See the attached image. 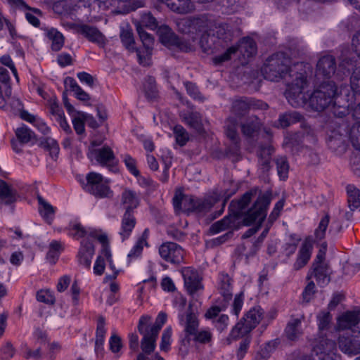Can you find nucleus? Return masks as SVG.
<instances>
[{"label": "nucleus", "instance_id": "obj_35", "mask_svg": "<svg viewBox=\"0 0 360 360\" xmlns=\"http://www.w3.org/2000/svg\"><path fill=\"white\" fill-rule=\"evenodd\" d=\"M314 276L320 286H324L329 281V272L328 266L322 262L319 261L314 264Z\"/></svg>", "mask_w": 360, "mask_h": 360}, {"label": "nucleus", "instance_id": "obj_2", "mask_svg": "<svg viewBox=\"0 0 360 360\" xmlns=\"http://www.w3.org/2000/svg\"><path fill=\"white\" fill-rule=\"evenodd\" d=\"M212 21L207 16L201 15L181 20L178 22V27L183 33L196 35L202 34L200 40V46L205 52H208L214 49L207 40Z\"/></svg>", "mask_w": 360, "mask_h": 360}, {"label": "nucleus", "instance_id": "obj_45", "mask_svg": "<svg viewBox=\"0 0 360 360\" xmlns=\"http://www.w3.org/2000/svg\"><path fill=\"white\" fill-rule=\"evenodd\" d=\"M101 254L105 258L108 263L109 267L113 271L112 275H107L105 277V280H115L117 278L119 271L116 269L115 266L113 263L112 254L109 246L104 245L103 248H102Z\"/></svg>", "mask_w": 360, "mask_h": 360}, {"label": "nucleus", "instance_id": "obj_9", "mask_svg": "<svg viewBox=\"0 0 360 360\" xmlns=\"http://www.w3.org/2000/svg\"><path fill=\"white\" fill-rule=\"evenodd\" d=\"M86 184L84 189L98 198H111L113 191L110 186V181L101 174L91 172L86 176Z\"/></svg>", "mask_w": 360, "mask_h": 360}, {"label": "nucleus", "instance_id": "obj_13", "mask_svg": "<svg viewBox=\"0 0 360 360\" xmlns=\"http://www.w3.org/2000/svg\"><path fill=\"white\" fill-rule=\"evenodd\" d=\"M313 354L319 360H340L335 342L323 337L314 345Z\"/></svg>", "mask_w": 360, "mask_h": 360}, {"label": "nucleus", "instance_id": "obj_62", "mask_svg": "<svg viewBox=\"0 0 360 360\" xmlns=\"http://www.w3.org/2000/svg\"><path fill=\"white\" fill-rule=\"evenodd\" d=\"M350 82L352 91L356 94H360V67L356 68L354 70Z\"/></svg>", "mask_w": 360, "mask_h": 360}, {"label": "nucleus", "instance_id": "obj_58", "mask_svg": "<svg viewBox=\"0 0 360 360\" xmlns=\"http://www.w3.org/2000/svg\"><path fill=\"white\" fill-rule=\"evenodd\" d=\"M7 2L14 8L22 11L30 10L32 11L34 13L41 15V12L38 8L30 7L23 0H6Z\"/></svg>", "mask_w": 360, "mask_h": 360}, {"label": "nucleus", "instance_id": "obj_51", "mask_svg": "<svg viewBox=\"0 0 360 360\" xmlns=\"http://www.w3.org/2000/svg\"><path fill=\"white\" fill-rule=\"evenodd\" d=\"M38 200L40 205L39 211L41 216L45 218L49 223H50L52 220L54 212L53 207L46 202L41 197H39Z\"/></svg>", "mask_w": 360, "mask_h": 360}, {"label": "nucleus", "instance_id": "obj_44", "mask_svg": "<svg viewBox=\"0 0 360 360\" xmlns=\"http://www.w3.org/2000/svg\"><path fill=\"white\" fill-rule=\"evenodd\" d=\"M63 250V247L60 241H51L49 245V252L47 253V259L50 261V262L53 264L56 263Z\"/></svg>", "mask_w": 360, "mask_h": 360}, {"label": "nucleus", "instance_id": "obj_42", "mask_svg": "<svg viewBox=\"0 0 360 360\" xmlns=\"http://www.w3.org/2000/svg\"><path fill=\"white\" fill-rule=\"evenodd\" d=\"M183 120L186 124L196 131H202V123L199 114H184Z\"/></svg>", "mask_w": 360, "mask_h": 360}, {"label": "nucleus", "instance_id": "obj_25", "mask_svg": "<svg viewBox=\"0 0 360 360\" xmlns=\"http://www.w3.org/2000/svg\"><path fill=\"white\" fill-rule=\"evenodd\" d=\"M136 224L134 213L124 212L121 217L120 227L118 234L122 241L129 238Z\"/></svg>", "mask_w": 360, "mask_h": 360}, {"label": "nucleus", "instance_id": "obj_19", "mask_svg": "<svg viewBox=\"0 0 360 360\" xmlns=\"http://www.w3.org/2000/svg\"><path fill=\"white\" fill-rule=\"evenodd\" d=\"M136 30L139 33V37L143 43V46L146 48L147 56V58H143L141 50H137L136 53L139 62L142 65H148L150 64V59L152 55L154 38L151 34L146 32L141 25H136Z\"/></svg>", "mask_w": 360, "mask_h": 360}, {"label": "nucleus", "instance_id": "obj_23", "mask_svg": "<svg viewBox=\"0 0 360 360\" xmlns=\"http://www.w3.org/2000/svg\"><path fill=\"white\" fill-rule=\"evenodd\" d=\"M340 350L349 355L360 354L359 335H341L338 340Z\"/></svg>", "mask_w": 360, "mask_h": 360}, {"label": "nucleus", "instance_id": "obj_32", "mask_svg": "<svg viewBox=\"0 0 360 360\" xmlns=\"http://www.w3.org/2000/svg\"><path fill=\"white\" fill-rule=\"evenodd\" d=\"M105 323L103 317H100L97 321V327L96 331L95 352L97 356H103V343L106 333Z\"/></svg>", "mask_w": 360, "mask_h": 360}, {"label": "nucleus", "instance_id": "obj_38", "mask_svg": "<svg viewBox=\"0 0 360 360\" xmlns=\"http://www.w3.org/2000/svg\"><path fill=\"white\" fill-rule=\"evenodd\" d=\"M46 37L51 41V49L54 51H60L64 45V37L55 28L47 30Z\"/></svg>", "mask_w": 360, "mask_h": 360}, {"label": "nucleus", "instance_id": "obj_59", "mask_svg": "<svg viewBox=\"0 0 360 360\" xmlns=\"http://www.w3.org/2000/svg\"><path fill=\"white\" fill-rule=\"evenodd\" d=\"M244 302V293L243 292H240L238 294L235 295L233 304L231 305V313L236 316L239 315L242 307L243 306Z\"/></svg>", "mask_w": 360, "mask_h": 360}, {"label": "nucleus", "instance_id": "obj_26", "mask_svg": "<svg viewBox=\"0 0 360 360\" xmlns=\"http://www.w3.org/2000/svg\"><path fill=\"white\" fill-rule=\"evenodd\" d=\"M78 33L85 37L89 41L100 46L105 45L106 39L105 36L94 26L79 25L77 27Z\"/></svg>", "mask_w": 360, "mask_h": 360}, {"label": "nucleus", "instance_id": "obj_37", "mask_svg": "<svg viewBox=\"0 0 360 360\" xmlns=\"http://www.w3.org/2000/svg\"><path fill=\"white\" fill-rule=\"evenodd\" d=\"M158 33L161 43L169 49H173L177 37L172 30L168 26H161Z\"/></svg>", "mask_w": 360, "mask_h": 360}, {"label": "nucleus", "instance_id": "obj_63", "mask_svg": "<svg viewBox=\"0 0 360 360\" xmlns=\"http://www.w3.org/2000/svg\"><path fill=\"white\" fill-rule=\"evenodd\" d=\"M185 87L186 89L187 93L194 99L198 100L200 101H203L204 98L199 92L198 87L196 85L192 82H186L184 83Z\"/></svg>", "mask_w": 360, "mask_h": 360}, {"label": "nucleus", "instance_id": "obj_10", "mask_svg": "<svg viewBox=\"0 0 360 360\" xmlns=\"http://www.w3.org/2000/svg\"><path fill=\"white\" fill-rule=\"evenodd\" d=\"M238 50L240 51L245 58H249L256 54L257 45L252 38L244 37L240 40L238 47H229L223 54L215 56L213 58V62L218 65L227 61L231 59V55L234 54Z\"/></svg>", "mask_w": 360, "mask_h": 360}, {"label": "nucleus", "instance_id": "obj_43", "mask_svg": "<svg viewBox=\"0 0 360 360\" xmlns=\"http://www.w3.org/2000/svg\"><path fill=\"white\" fill-rule=\"evenodd\" d=\"M233 225L234 221L233 220V217L227 216L214 223L210 227V232L212 234H216L227 229L231 228Z\"/></svg>", "mask_w": 360, "mask_h": 360}, {"label": "nucleus", "instance_id": "obj_31", "mask_svg": "<svg viewBox=\"0 0 360 360\" xmlns=\"http://www.w3.org/2000/svg\"><path fill=\"white\" fill-rule=\"evenodd\" d=\"M232 279L227 274L221 273L219 274L218 290L226 302L232 297Z\"/></svg>", "mask_w": 360, "mask_h": 360}, {"label": "nucleus", "instance_id": "obj_27", "mask_svg": "<svg viewBox=\"0 0 360 360\" xmlns=\"http://www.w3.org/2000/svg\"><path fill=\"white\" fill-rule=\"evenodd\" d=\"M68 235L75 240L84 238L83 240H90V236H96V230L91 228H86L79 222H72L68 229Z\"/></svg>", "mask_w": 360, "mask_h": 360}, {"label": "nucleus", "instance_id": "obj_54", "mask_svg": "<svg viewBox=\"0 0 360 360\" xmlns=\"http://www.w3.org/2000/svg\"><path fill=\"white\" fill-rule=\"evenodd\" d=\"M276 165L278 176L281 179L285 180L288 178L289 171V165L286 158H278L276 159Z\"/></svg>", "mask_w": 360, "mask_h": 360}, {"label": "nucleus", "instance_id": "obj_29", "mask_svg": "<svg viewBox=\"0 0 360 360\" xmlns=\"http://www.w3.org/2000/svg\"><path fill=\"white\" fill-rule=\"evenodd\" d=\"M150 236V231L148 228L145 229L141 236L137 240L135 245L129 251L127 257L129 262H131L140 257L144 247H148V240Z\"/></svg>", "mask_w": 360, "mask_h": 360}, {"label": "nucleus", "instance_id": "obj_57", "mask_svg": "<svg viewBox=\"0 0 360 360\" xmlns=\"http://www.w3.org/2000/svg\"><path fill=\"white\" fill-rule=\"evenodd\" d=\"M172 334V330L171 327H168L165 329L162 333L160 342V349L162 351L167 352L170 348L171 338Z\"/></svg>", "mask_w": 360, "mask_h": 360}, {"label": "nucleus", "instance_id": "obj_50", "mask_svg": "<svg viewBox=\"0 0 360 360\" xmlns=\"http://www.w3.org/2000/svg\"><path fill=\"white\" fill-rule=\"evenodd\" d=\"M106 118V114H96V117L91 114L84 116L85 124L92 129L98 127Z\"/></svg>", "mask_w": 360, "mask_h": 360}, {"label": "nucleus", "instance_id": "obj_5", "mask_svg": "<svg viewBox=\"0 0 360 360\" xmlns=\"http://www.w3.org/2000/svg\"><path fill=\"white\" fill-rule=\"evenodd\" d=\"M337 95V87L333 81H323L311 94L309 98L312 110L321 112L333 106V100Z\"/></svg>", "mask_w": 360, "mask_h": 360}, {"label": "nucleus", "instance_id": "obj_22", "mask_svg": "<svg viewBox=\"0 0 360 360\" xmlns=\"http://www.w3.org/2000/svg\"><path fill=\"white\" fill-rule=\"evenodd\" d=\"M211 35L222 42L227 43L232 40L233 31L229 23L213 20L208 37Z\"/></svg>", "mask_w": 360, "mask_h": 360}, {"label": "nucleus", "instance_id": "obj_49", "mask_svg": "<svg viewBox=\"0 0 360 360\" xmlns=\"http://www.w3.org/2000/svg\"><path fill=\"white\" fill-rule=\"evenodd\" d=\"M15 133L17 139L22 143H27L34 136V133L24 124L17 128Z\"/></svg>", "mask_w": 360, "mask_h": 360}, {"label": "nucleus", "instance_id": "obj_48", "mask_svg": "<svg viewBox=\"0 0 360 360\" xmlns=\"http://www.w3.org/2000/svg\"><path fill=\"white\" fill-rule=\"evenodd\" d=\"M143 89L148 99H154L158 96L155 80L153 77H148L143 84Z\"/></svg>", "mask_w": 360, "mask_h": 360}, {"label": "nucleus", "instance_id": "obj_8", "mask_svg": "<svg viewBox=\"0 0 360 360\" xmlns=\"http://www.w3.org/2000/svg\"><path fill=\"white\" fill-rule=\"evenodd\" d=\"M173 205L176 212H202L212 206L207 200L201 201L193 195H185L177 190L173 198Z\"/></svg>", "mask_w": 360, "mask_h": 360}, {"label": "nucleus", "instance_id": "obj_61", "mask_svg": "<svg viewBox=\"0 0 360 360\" xmlns=\"http://www.w3.org/2000/svg\"><path fill=\"white\" fill-rule=\"evenodd\" d=\"M37 300L39 302L52 304L55 302V297L49 290H40L37 292Z\"/></svg>", "mask_w": 360, "mask_h": 360}, {"label": "nucleus", "instance_id": "obj_12", "mask_svg": "<svg viewBox=\"0 0 360 360\" xmlns=\"http://www.w3.org/2000/svg\"><path fill=\"white\" fill-rule=\"evenodd\" d=\"M181 274L186 290L191 296L195 297L202 292L204 289L202 279L197 270L191 266L184 267L181 270Z\"/></svg>", "mask_w": 360, "mask_h": 360}, {"label": "nucleus", "instance_id": "obj_7", "mask_svg": "<svg viewBox=\"0 0 360 360\" xmlns=\"http://www.w3.org/2000/svg\"><path fill=\"white\" fill-rule=\"evenodd\" d=\"M263 316L264 310L259 306L251 308L232 329L231 335L235 339L246 335L260 323Z\"/></svg>", "mask_w": 360, "mask_h": 360}, {"label": "nucleus", "instance_id": "obj_52", "mask_svg": "<svg viewBox=\"0 0 360 360\" xmlns=\"http://www.w3.org/2000/svg\"><path fill=\"white\" fill-rule=\"evenodd\" d=\"M358 120L350 129L349 138L352 143L353 146L360 150V117H358Z\"/></svg>", "mask_w": 360, "mask_h": 360}, {"label": "nucleus", "instance_id": "obj_60", "mask_svg": "<svg viewBox=\"0 0 360 360\" xmlns=\"http://www.w3.org/2000/svg\"><path fill=\"white\" fill-rule=\"evenodd\" d=\"M167 321V314L164 312H160L156 318L155 322L151 325V321L149 323L148 329L155 332V333H158L161 330L162 326Z\"/></svg>", "mask_w": 360, "mask_h": 360}, {"label": "nucleus", "instance_id": "obj_39", "mask_svg": "<svg viewBox=\"0 0 360 360\" xmlns=\"http://www.w3.org/2000/svg\"><path fill=\"white\" fill-rule=\"evenodd\" d=\"M301 241V238L296 233L290 234L288 240L283 245V252L287 257L292 255L297 248V245Z\"/></svg>", "mask_w": 360, "mask_h": 360}, {"label": "nucleus", "instance_id": "obj_30", "mask_svg": "<svg viewBox=\"0 0 360 360\" xmlns=\"http://www.w3.org/2000/svg\"><path fill=\"white\" fill-rule=\"evenodd\" d=\"M256 192L255 191H250L246 192L240 199L238 200H232L229 210L235 215L238 216L243 213V210H245L247 206L250 202L252 198L255 195Z\"/></svg>", "mask_w": 360, "mask_h": 360}, {"label": "nucleus", "instance_id": "obj_15", "mask_svg": "<svg viewBox=\"0 0 360 360\" xmlns=\"http://www.w3.org/2000/svg\"><path fill=\"white\" fill-rule=\"evenodd\" d=\"M160 257L165 262L172 264H181L184 257V249L177 243L165 242L158 248Z\"/></svg>", "mask_w": 360, "mask_h": 360}, {"label": "nucleus", "instance_id": "obj_46", "mask_svg": "<svg viewBox=\"0 0 360 360\" xmlns=\"http://www.w3.org/2000/svg\"><path fill=\"white\" fill-rule=\"evenodd\" d=\"M191 338L197 342L206 344L209 343L212 338V334L210 330L207 328H203L200 330L198 329L195 331V334H192Z\"/></svg>", "mask_w": 360, "mask_h": 360}, {"label": "nucleus", "instance_id": "obj_6", "mask_svg": "<svg viewBox=\"0 0 360 360\" xmlns=\"http://www.w3.org/2000/svg\"><path fill=\"white\" fill-rule=\"evenodd\" d=\"M290 61L281 53H276L270 56L262 68V73L264 79L270 81H278L290 71Z\"/></svg>", "mask_w": 360, "mask_h": 360}, {"label": "nucleus", "instance_id": "obj_21", "mask_svg": "<svg viewBox=\"0 0 360 360\" xmlns=\"http://www.w3.org/2000/svg\"><path fill=\"white\" fill-rule=\"evenodd\" d=\"M94 252V246L91 240H82L77 255L78 263L84 268L90 269Z\"/></svg>", "mask_w": 360, "mask_h": 360}, {"label": "nucleus", "instance_id": "obj_36", "mask_svg": "<svg viewBox=\"0 0 360 360\" xmlns=\"http://www.w3.org/2000/svg\"><path fill=\"white\" fill-rule=\"evenodd\" d=\"M20 117L37 128L44 134H47L50 129L46 124L35 114H19Z\"/></svg>", "mask_w": 360, "mask_h": 360}, {"label": "nucleus", "instance_id": "obj_47", "mask_svg": "<svg viewBox=\"0 0 360 360\" xmlns=\"http://www.w3.org/2000/svg\"><path fill=\"white\" fill-rule=\"evenodd\" d=\"M176 143L180 146H184L189 140V136L186 129L181 125H176L173 129Z\"/></svg>", "mask_w": 360, "mask_h": 360}, {"label": "nucleus", "instance_id": "obj_17", "mask_svg": "<svg viewBox=\"0 0 360 360\" xmlns=\"http://www.w3.org/2000/svg\"><path fill=\"white\" fill-rule=\"evenodd\" d=\"M212 0H160L172 11L179 14H186L195 9V3L205 4Z\"/></svg>", "mask_w": 360, "mask_h": 360}, {"label": "nucleus", "instance_id": "obj_20", "mask_svg": "<svg viewBox=\"0 0 360 360\" xmlns=\"http://www.w3.org/2000/svg\"><path fill=\"white\" fill-rule=\"evenodd\" d=\"M335 69V58L331 55H326L322 56L317 63L316 75L318 78L323 77L328 81V79L334 75Z\"/></svg>", "mask_w": 360, "mask_h": 360}, {"label": "nucleus", "instance_id": "obj_64", "mask_svg": "<svg viewBox=\"0 0 360 360\" xmlns=\"http://www.w3.org/2000/svg\"><path fill=\"white\" fill-rule=\"evenodd\" d=\"M123 161L131 174L135 176H138L139 175V172L136 168V162L131 156L129 155H124Z\"/></svg>", "mask_w": 360, "mask_h": 360}, {"label": "nucleus", "instance_id": "obj_40", "mask_svg": "<svg viewBox=\"0 0 360 360\" xmlns=\"http://www.w3.org/2000/svg\"><path fill=\"white\" fill-rule=\"evenodd\" d=\"M120 39L123 46L130 52L136 51L134 34L130 29H122L120 32Z\"/></svg>", "mask_w": 360, "mask_h": 360}, {"label": "nucleus", "instance_id": "obj_16", "mask_svg": "<svg viewBox=\"0 0 360 360\" xmlns=\"http://www.w3.org/2000/svg\"><path fill=\"white\" fill-rule=\"evenodd\" d=\"M269 109L266 103L253 98L238 97L232 101L231 110L234 112L245 111H265Z\"/></svg>", "mask_w": 360, "mask_h": 360}, {"label": "nucleus", "instance_id": "obj_28", "mask_svg": "<svg viewBox=\"0 0 360 360\" xmlns=\"http://www.w3.org/2000/svg\"><path fill=\"white\" fill-rule=\"evenodd\" d=\"M121 204L124 207V212H128L129 213H134V210L136 209L141 202V198L139 195L129 188H125L121 195Z\"/></svg>", "mask_w": 360, "mask_h": 360}, {"label": "nucleus", "instance_id": "obj_4", "mask_svg": "<svg viewBox=\"0 0 360 360\" xmlns=\"http://www.w3.org/2000/svg\"><path fill=\"white\" fill-rule=\"evenodd\" d=\"M292 80L288 82L285 96L288 103L295 108L304 105L309 98V82L305 72L291 75Z\"/></svg>", "mask_w": 360, "mask_h": 360}, {"label": "nucleus", "instance_id": "obj_24", "mask_svg": "<svg viewBox=\"0 0 360 360\" xmlns=\"http://www.w3.org/2000/svg\"><path fill=\"white\" fill-rule=\"evenodd\" d=\"M179 324L184 328L186 336L191 338L192 334L198 328L199 321L195 313L191 310L179 315Z\"/></svg>", "mask_w": 360, "mask_h": 360}, {"label": "nucleus", "instance_id": "obj_55", "mask_svg": "<svg viewBox=\"0 0 360 360\" xmlns=\"http://www.w3.org/2000/svg\"><path fill=\"white\" fill-rule=\"evenodd\" d=\"M62 345L58 342H49L47 345V352L45 357L48 360H55L57 355L61 352Z\"/></svg>", "mask_w": 360, "mask_h": 360}, {"label": "nucleus", "instance_id": "obj_3", "mask_svg": "<svg viewBox=\"0 0 360 360\" xmlns=\"http://www.w3.org/2000/svg\"><path fill=\"white\" fill-rule=\"evenodd\" d=\"M239 124L243 134L246 136H252L259 129V123L255 116L249 118L247 114H233L226 122L225 133L235 143L238 141L237 129Z\"/></svg>", "mask_w": 360, "mask_h": 360}, {"label": "nucleus", "instance_id": "obj_1", "mask_svg": "<svg viewBox=\"0 0 360 360\" xmlns=\"http://www.w3.org/2000/svg\"><path fill=\"white\" fill-rule=\"evenodd\" d=\"M271 201V193L267 191L259 195L253 206L245 213L243 222L246 226L255 224L256 226L249 229L243 235V238L253 236L260 228L266 218L267 209Z\"/></svg>", "mask_w": 360, "mask_h": 360}, {"label": "nucleus", "instance_id": "obj_53", "mask_svg": "<svg viewBox=\"0 0 360 360\" xmlns=\"http://www.w3.org/2000/svg\"><path fill=\"white\" fill-rule=\"evenodd\" d=\"M330 217L328 215L324 216L320 221L318 227L315 229L314 235L317 240H321L325 238L326 231L328 226Z\"/></svg>", "mask_w": 360, "mask_h": 360}, {"label": "nucleus", "instance_id": "obj_14", "mask_svg": "<svg viewBox=\"0 0 360 360\" xmlns=\"http://www.w3.org/2000/svg\"><path fill=\"white\" fill-rule=\"evenodd\" d=\"M88 156L91 159H94L101 166L106 167L110 170H113L117 164L114 151L107 145L91 150Z\"/></svg>", "mask_w": 360, "mask_h": 360}, {"label": "nucleus", "instance_id": "obj_11", "mask_svg": "<svg viewBox=\"0 0 360 360\" xmlns=\"http://www.w3.org/2000/svg\"><path fill=\"white\" fill-rule=\"evenodd\" d=\"M150 320V316L143 315L141 316L138 325V330L143 335L141 340V348L144 354H150L154 352L158 336V333L155 334V332L148 329Z\"/></svg>", "mask_w": 360, "mask_h": 360}, {"label": "nucleus", "instance_id": "obj_18", "mask_svg": "<svg viewBox=\"0 0 360 360\" xmlns=\"http://www.w3.org/2000/svg\"><path fill=\"white\" fill-rule=\"evenodd\" d=\"M314 247V240L312 236H307L299 250L296 261L293 264L295 270H299L304 267L309 261Z\"/></svg>", "mask_w": 360, "mask_h": 360}, {"label": "nucleus", "instance_id": "obj_41", "mask_svg": "<svg viewBox=\"0 0 360 360\" xmlns=\"http://www.w3.org/2000/svg\"><path fill=\"white\" fill-rule=\"evenodd\" d=\"M347 193L349 207L351 209L359 207L360 206V191L353 185H348Z\"/></svg>", "mask_w": 360, "mask_h": 360}, {"label": "nucleus", "instance_id": "obj_56", "mask_svg": "<svg viewBox=\"0 0 360 360\" xmlns=\"http://www.w3.org/2000/svg\"><path fill=\"white\" fill-rule=\"evenodd\" d=\"M136 25H141L142 27H146L151 30H154L158 26V22L155 19L150 13H143L141 17L140 22Z\"/></svg>", "mask_w": 360, "mask_h": 360}, {"label": "nucleus", "instance_id": "obj_34", "mask_svg": "<svg viewBox=\"0 0 360 360\" xmlns=\"http://www.w3.org/2000/svg\"><path fill=\"white\" fill-rule=\"evenodd\" d=\"M360 321V314L356 311H347L338 319V327L340 329H351Z\"/></svg>", "mask_w": 360, "mask_h": 360}, {"label": "nucleus", "instance_id": "obj_33", "mask_svg": "<svg viewBox=\"0 0 360 360\" xmlns=\"http://www.w3.org/2000/svg\"><path fill=\"white\" fill-rule=\"evenodd\" d=\"M303 317L294 318L292 317L288 323L285 333L289 340H295L302 334V321Z\"/></svg>", "mask_w": 360, "mask_h": 360}]
</instances>
